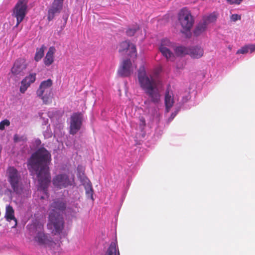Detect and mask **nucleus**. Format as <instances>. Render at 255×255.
Wrapping results in <instances>:
<instances>
[{"label":"nucleus","mask_w":255,"mask_h":255,"mask_svg":"<svg viewBox=\"0 0 255 255\" xmlns=\"http://www.w3.org/2000/svg\"><path fill=\"white\" fill-rule=\"evenodd\" d=\"M51 160L50 153L44 147L38 148L27 160L28 169L30 172L36 173L39 187L44 193H46L50 182L49 164Z\"/></svg>","instance_id":"f257e3e1"},{"label":"nucleus","mask_w":255,"mask_h":255,"mask_svg":"<svg viewBox=\"0 0 255 255\" xmlns=\"http://www.w3.org/2000/svg\"><path fill=\"white\" fill-rule=\"evenodd\" d=\"M66 201L63 198L54 199L49 205L47 228L54 235L60 234L64 228V220L60 212L65 210Z\"/></svg>","instance_id":"f03ea898"},{"label":"nucleus","mask_w":255,"mask_h":255,"mask_svg":"<svg viewBox=\"0 0 255 255\" xmlns=\"http://www.w3.org/2000/svg\"><path fill=\"white\" fill-rule=\"evenodd\" d=\"M6 176L12 192L21 194L23 188L20 172L14 167L9 166L6 171Z\"/></svg>","instance_id":"7ed1b4c3"},{"label":"nucleus","mask_w":255,"mask_h":255,"mask_svg":"<svg viewBox=\"0 0 255 255\" xmlns=\"http://www.w3.org/2000/svg\"><path fill=\"white\" fill-rule=\"evenodd\" d=\"M28 66L26 61L24 58H18L16 60L11 68L9 73L10 78L15 80L19 79L24 75Z\"/></svg>","instance_id":"20e7f679"},{"label":"nucleus","mask_w":255,"mask_h":255,"mask_svg":"<svg viewBox=\"0 0 255 255\" xmlns=\"http://www.w3.org/2000/svg\"><path fill=\"white\" fill-rule=\"evenodd\" d=\"M28 0H18L12 10V16L16 19V27L23 20L27 10Z\"/></svg>","instance_id":"39448f33"},{"label":"nucleus","mask_w":255,"mask_h":255,"mask_svg":"<svg viewBox=\"0 0 255 255\" xmlns=\"http://www.w3.org/2000/svg\"><path fill=\"white\" fill-rule=\"evenodd\" d=\"M138 81L141 88L145 91L157 84L152 76L147 75L144 66H140L138 70Z\"/></svg>","instance_id":"423d86ee"},{"label":"nucleus","mask_w":255,"mask_h":255,"mask_svg":"<svg viewBox=\"0 0 255 255\" xmlns=\"http://www.w3.org/2000/svg\"><path fill=\"white\" fill-rule=\"evenodd\" d=\"M30 232L36 233L34 241L39 245L47 244L49 241L48 236L44 233L43 225L39 222H35L30 225Z\"/></svg>","instance_id":"0eeeda50"},{"label":"nucleus","mask_w":255,"mask_h":255,"mask_svg":"<svg viewBox=\"0 0 255 255\" xmlns=\"http://www.w3.org/2000/svg\"><path fill=\"white\" fill-rule=\"evenodd\" d=\"M178 20L185 31H190L194 23V19L190 11L186 8H182L180 11Z\"/></svg>","instance_id":"6e6552de"},{"label":"nucleus","mask_w":255,"mask_h":255,"mask_svg":"<svg viewBox=\"0 0 255 255\" xmlns=\"http://www.w3.org/2000/svg\"><path fill=\"white\" fill-rule=\"evenodd\" d=\"M82 123V115L80 113H74L70 118V133L76 134L80 129Z\"/></svg>","instance_id":"1a4fd4ad"},{"label":"nucleus","mask_w":255,"mask_h":255,"mask_svg":"<svg viewBox=\"0 0 255 255\" xmlns=\"http://www.w3.org/2000/svg\"><path fill=\"white\" fill-rule=\"evenodd\" d=\"M52 182L54 186L59 189L66 188L72 184V181L70 180L68 176L65 174H59L56 176L53 179Z\"/></svg>","instance_id":"9d476101"},{"label":"nucleus","mask_w":255,"mask_h":255,"mask_svg":"<svg viewBox=\"0 0 255 255\" xmlns=\"http://www.w3.org/2000/svg\"><path fill=\"white\" fill-rule=\"evenodd\" d=\"M132 63L129 59L123 60L118 70L119 75L123 77H128L133 73Z\"/></svg>","instance_id":"9b49d317"},{"label":"nucleus","mask_w":255,"mask_h":255,"mask_svg":"<svg viewBox=\"0 0 255 255\" xmlns=\"http://www.w3.org/2000/svg\"><path fill=\"white\" fill-rule=\"evenodd\" d=\"M144 92L148 96L152 103H158L160 101L161 97L160 91L157 84L146 90Z\"/></svg>","instance_id":"f8f14e48"},{"label":"nucleus","mask_w":255,"mask_h":255,"mask_svg":"<svg viewBox=\"0 0 255 255\" xmlns=\"http://www.w3.org/2000/svg\"><path fill=\"white\" fill-rule=\"evenodd\" d=\"M52 81L50 79L42 81L36 91V94L37 96L42 97L45 93L47 94L49 92H51L50 88L52 86Z\"/></svg>","instance_id":"ddd939ff"},{"label":"nucleus","mask_w":255,"mask_h":255,"mask_svg":"<svg viewBox=\"0 0 255 255\" xmlns=\"http://www.w3.org/2000/svg\"><path fill=\"white\" fill-rule=\"evenodd\" d=\"M35 73L30 74L28 76H26L21 82L20 92L21 93H24L30 85L35 82Z\"/></svg>","instance_id":"4468645a"},{"label":"nucleus","mask_w":255,"mask_h":255,"mask_svg":"<svg viewBox=\"0 0 255 255\" xmlns=\"http://www.w3.org/2000/svg\"><path fill=\"white\" fill-rule=\"evenodd\" d=\"M128 50H129V55L130 57H132L133 55L136 56V50L134 44L130 43L128 40H126L121 42L120 45V48L119 50V52H122Z\"/></svg>","instance_id":"2eb2a0df"},{"label":"nucleus","mask_w":255,"mask_h":255,"mask_svg":"<svg viewBox=\"0 0 255 255\" xmlns=\"http://www.w3.org/2000/svg\"><path fill=\"white\" fill-rule=\"evenodd\" d=\"M62 8L61 2L54 1L48 11L47 19L49 21L52 20L55 14L60 13Z\"/></svg>","instance_id":"dca6fc26"},{"label":"nucleus","mask_w":255,"mask_h":255,"mask_svg":"<svg viewBox=\"0 0 255 255\" xmlns=\"http://www.w3.org/2000/svg\"><path fill=\"white\" fill-rule=\"evenodd\" d=\"M204 54L203 49L199 46H192L189 47L188 55L194 59H199Z\"/></svg>","instance_id":"f3484780"},{"label":"nucleus","mask_w":255,"mask_h":255,"mask_svg":"<svg viewBox=\"0 0 255 255\" xmlns=\"http://www.w3.org/2000/svg\"><path fill=\"white\" fill-rule=\"evenodd\" d=\"M164 103L165 106V111L168 113L174 103L173 95L172 93H170L168 89L165 92Z\"/></svg>","instance_id":"a211bd4d"},{"label":"nucleus","mask_w":255,"mask_h":255,"mask_svg":"<svg viewBox=\"0 0 255 255\" xmlns=\"http://www.w3.org/2000/svg\"><path fill=\"white\" fill-rule=\"evenodd\" d=\"M5 218L8 222H10L12 220L14 221V224L12 227V228H14L17 226V222L16 219L14 217V211L12 207L9 205L6 207Z\"/></svg>","instance_id":"6ab92c4d"},{"label":"nucleus","mask_w":255,"mask_h":255,"mask_svg":"<svg viewBox=\"0 0 255 255\" xmlns=\"http://www.w3.org/2000/svg\"><path fill=\"white\" fill-rule=\"evenodd\" d=\"M55 48L51 46L49 48L46 56L44 59V63L46 66H49L54 62V54L55 52Z\"/></svg>","instance_id":"aec40b11"},{"label":"nucleus","mask_w":255,"mask_h":255,"mask_svg":"<svg viewBox=\"0 0 255 255\" xmlns=\"http://www.w3.org/2000/svg\"><path fill=\"white\" fill-rule=\"evenodd\" d=\"M120 255L117 244L116 242H112L105 253V255Z\"/></svg>","instance_id":"412c9836"},{"label":"nucleus","mask_w":255,"mask_h":255,"mask_svg":"<svg viewBox=\"0 0 255 255\" xmlns=\"http://www.w3.org/2000/svg\"><path fill=\"white\" fill-rule=\"evenodd\" d=\"M174 51L177 56L183 57L188 55L189 47L183 46H177L174 49Z\"/></svg>","instance_id":"4be33fe9"},{"label":"nucleus","mask_w":255,"mask_h":255,"mask_svg":"<svg viewBox=\"0 0 255 255\" xmlns=\"http://www.w3.org/2000/svg\"><path fill=\"white\" fill-rule=\"evenodd\" d=\"M172 49H167L163 48L160 49L159 51L162 53V55L164 56L168 61H173L174 59V54L171 51Z\"/></svg>","instance_id":"5701e85b"},{"label":"nucleus","mask_w":255,"mask_h":255,"mask_svg":"<svg viewBox=\"0 0 255 255\" xmlns=\"http://www.w3.org/2000/svg\"><path fill=\"white\" fill-rule=\"evenodd\" d=\"M207 25L206 22L203 21L200 22L196 27L194 30V34L195 36H198L205 31Z\"/></svg>","instance_id":"b1692460"},{"label":"nucleus","mask_w":255,"mask_h":255,"mask_svg":"<svg viewBox=\"0 0 255 255\" xmlns=\"http://www.w3.org/2000/svg\"><path fill=\"white\" fill-rule=\"evenodd\" d=\"M165 48L167 49H173L174 47V43L167 39H163L159 47V49Z\"/></svg>","instance_id":"393cba45"},{"label":"nucleus","mask_w":255,"mask_h":255,"mask_svg":"<svg viewBox=\"0 0 255 255\" xmlns=\"http://www.w3.org/2000/svg\"><path fill=\"white\" fill-rule=\"evenodd\" d=\"M45 48L46 47L44 45H42L40 48H37L36 49V51L34 56V60L36 62L39 61L43 57L44 50Z\"/></svg>","instance_id":"a878e982"},{"label":"nucleus","mask_w":255,"mask_h":255,"mask_svg":"<svg viewBox=\"0 0 255 255\" xmlns=\"http://www.w3.org/2000/svg\"><path fill=\"white\" fill-rule=\"evenodd\" d=\"M40 97L42 100L44 104L46 105L49 104L52 102V99L53 98L52 92H49L47 94L45 93V94H44V95H43L42 97Z\"/></svg>","instance_id":"bb28decb"},{"label":"nucleus","mask_w":255,"mask_h":255,"mask_svg":"<svg viewBox=\"0 0 255 255\" xmlns=\"http://www.w3.org/2000/svg\"><path fill=\"white\" fill-rule=\"evenodd\" d=\"M86 189V195L88 198H90L92 200H94L93 198V189L92 186L90 183L87 184L85 187Z\"/></svg>","instance_id":"cd10ccee"},{"label":"nucleus","mask_w":255,"mask_h":255,"mask_svg":"<svg viewBox=\"0 0 255 255\" xmlns=\"http://www.w3.org/2000/svg\"><path fill=\"white\" fill-rule=\"evenodd\" d=\"M216 15L214 13H212L210 14L209 16L204 17L203 21L204 22H206V24L208 25L210 23L215 22L216 20Z\"/></svg>","instance_id":"c85d7f7f"},{"label":"nucleus","mask_w":255,"mask_h":255,"mask_svg":"<svg viewBox=\"0 0 255 255\" xmlns=\"http://www.w3.org/2000/svg\"><path fill=\"white\" fill-rule=\"evenodd\" d=\"M139 29L138 25H136L133 28H129L127 30V34L129 36H132L134 35L135 33Z\"/></svg>","instance_id":"c756f323"},{"label":"nucleus","mask_w":255,"mask_h":255,"mask_svg":"<svg viewBox=\"0 0 255 255\" xmlns=\"http://www.w3.org/2000/svg\"><path fill=\"white\" fill-rule=\"evenodd\" d=\"M10 125V122L8 120H4L0 122V129L3 130L5 126H8Z\"/></svg>","instance_id":"7c9ffc66"},{"label":"nucleus","mask_w":255,"mask_h":255,"mask_svg":"<svg viewBox=\"0 0 255 255\" xmlns=\"http://www.w3.org/2000/svg\"><path fill=\"white\" fill-rule=\"evenodd\" d=\"M249 51L247 45H246L244 47H242L241 48L239 49L237 52V54H246L248 53Z\"/></svg>","instance_id":"2f4dec72"},{"label":"nucleus","mask_w":255,"mask_h":255,"mask_svg":"<svg viewBox=\"0 0 255 255\" xmlns=\"http://www.w3.org/2000/svg\"><path fill=\"white\" fill-rule=\"evenodd\" d=\"M243 0H227V2L230 4H239Z\"/></svg>","instance_id":"473e14b6"},{"label":"nucleus","mask_w":255,"mask_h":255,"mask_svg":"<svg viewBox=\"0 0 255 255\" xmlns=\"http://www.w3.org/2000/svg\"><path fill=\"white\" fill-rule=\"evenodd\" d=\"M241 16L237 14H232L231 16V19L233 21H236L238 19H241Z\"/></svg>","instance_id":"72a5a7b5"},{"label":"nucleus","mask_w":255,"mask_h":255,"mask_svg":"<svg viewBox=\"0 0 255 255\" xmlns=\"http://www.w3.org/2000/svg\"><path fill=\"white\" fill-rule=\"evenodd\" d=\"M145 121L142 117L139 118V126L141 128H143L145 126Z\"/></svg>","instance_id":"f704fd0d"},{"label":"nucleus","mask_w":255,"mask_h":255,"mask_svg":"<svg viewBox=\"0 0 255 255\" xmlns=\"http://www.w3.org/2000/svg\"><path fill=\"white\" fill-rule=\"evenodd\" d=\"M248 50L250 51L251 53H252L255 51V44H250L247 45Z\"/></svg>","instance_id":"c9c22d12"},{"label":"nucleus","mask_w":255,"mask_h":255,"mask_svg":"<svg viewBox=\"0 0 255 255\" xmlns=\"http://www.w3.org/2000/svg\"><path fill=\"white\" fill-rule=\"evenodd\" d=\"M13 140H14V141L15 142H17L20 140L19 137L17 134H16L14 135Z\"/></svg>","instance_id":"e433bc0d"},{"label":"nucleus","mask_w":255,"mask_h":255,"mask_svg":"<svg viewBox=\"0 0 255 255\" xmlns=\"http://www.w3.org/2000/svg\"><path fill=\"white\" fill-rule=\"evenodd\" d=\"M176 114H177V112L172 113V114L171 115V117H170L171 120L173 119L174 118V117L176 116Z\"/></svg>","instance_id":"4c0bfd02"},{"label":"nucleus","mask_w":255,"mask_h":255,"mask_svg":"<svg viewBox=\"0 0 255 255\" xmlns=\"http://www.w3.org/2000/svg\"><path fill=\"white\" fill-rule=\"evenodd\" d=\"M63 0H54V1H56L57 2H61L62 6H63Z\"/></svg>","instance_id":"58836bf2"}]
</instances>
